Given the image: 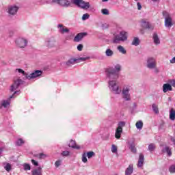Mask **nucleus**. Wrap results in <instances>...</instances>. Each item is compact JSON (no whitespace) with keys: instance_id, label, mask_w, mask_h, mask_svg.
Returning a JSON list of instances; mask_svg holds the SVG:
<instances>
[{"instance_id":"obj_1","label":"nucleus","mask_w":175,"mask_h":175,"mask_svg":"<svg viewBox=\"0 0 175 175\" xmlns=\"http://www.w3.org/2000/svg\"><path fill=\"white\" fill-rule=\"evenodd\" d=\"M120 72H121V65L116 64L114 67H108L105 68V73L106 79L108 81V87L113 94L120 95L122 94L123 99L126 102L131 100V85H126L123 86L122 90L120 87V84L117 82L120 77Z\"/></svg>"},{"instance_id":"obj_2","label":"nucleus","mask_w":175,"mask_h":175,"mask_svg":"<svg viewBox=\"0 0 175 175\" xmlns=\"http://www.w3.org/2000/svg\"><path fill=\"white\" fill-rule=\"evenodd\" d=\"M120 72H121V65L116 64L114 67H108L105 68V73L106 79L108 81V87L113 94L120 95L122 94L123 99L126 102L131 100V85H126L123 86L122 90L120 87V84L117 82L120 77Z\"/></svg>"},{"instance_id":"obj_3","label":"nucleus","mask_w":175,"mask_h":175,"mask_svg":"<svg viewBox=\"0 0 175 175\" xmlns=\"http://www.w3.org/2000/svg\"><path fill=\"white\" fill-rule=\"evenodd\" d=\"M126 40H128V32L122 31L119 34H117L113 37L112 42L118 44L120 43V42H126Z\"/></svg>"},{"instance_id":"obj_4","label":"nucleus","mask_w":175,"mask_h":175,"mask_svg":"<svg viewBox=\"0 0 175 175\" xmlns=\"http://www.w3.org/2000/svg\"><path fill=\"white\" fill-rule=\"evenodd\" d=\"M146 67L148 69H153L154 73H159V69L157 68V60L152 57H148L146 60Z\"/></svg>"},{"instance_id":"obj_5","label":"nucleus","mask_w":175,"mask_h":175,"mask_svg":"<svg viewBox=\"0 0 175 175\" xmlns=\"http://www.w3.org/2000/svg\"><path fill=\"white\" fill-rule=\"evenodd\" d=\"M71 3L73 5H75L78 8H81V9H84V10H87V9H90V3L85 2L83 0H71Z\"/></svg>"},{"instance_id":"obj_6","label":"nucleus","mask_w":175,"mask_h":175,"mask_svg":"<svg viewBox=\"0 0 175 175\" xmlns=\"http://www.w3.org/2000/svg\"><path fill=\"white\" fill-rule=\"evenodd\" d=\"M15 44L19 49H25L28 46V40L25 38L18 37L15 40Z\"/></svg>"},{"instance_id":"obj_7","label":"nucleus","mask_w":175,"mask_h":175,"mask_svg":"<svg viewBox=\"0 0 175 175\" xmlns=\"http://www.w3.org/2000/svg\"><path fill=\"white\" fill-rule=\"evenodd\" d=\"M57 40L54 36H51L45 39L44 45L48 49H53L55 47Z\"/></svg>"},{"instance_id":"obj_8","label":"nucleus","mask_w":175,"mask_h":175,"mask_svg":"<svg viewBox=\"0 0 175 175\" xmlns=\"http://www.w3.org/2000/svg\"><path fill=\"white\" fill-rule=\"evenodd\" d=\"M125 122L120 121L118 123V127L116 130L115 137L116 139H121V135L122 133V128L125 126Z\"/></svg>"},{"instance_id":"obj_9","label":"nucleus","mask_w":175,"mask_h":175,"mask_svg":"<svg viewBox=\"0 0 175 175\" xmlns=\"http://www.w3.org/2000/svg\"><path fill=\"white\" fill-rule=\"evenodd\" d=\"M20 95V91H15L13 94V95L10 96V98L8 100H3L1 103V109L2 107H4L6 109V107H8V106H10V99H12V98H14V95Z\"/></svg>"},{"instance_id":"obj_10","label":"nucleus","mask_w":175,"mask_h":175,"mask_svg":"<svg viewBox=\"0 0 175 175\" xmlns=\"http://www.w3.org/2000/svg\"><path fill=\"white\" fill-rule=\"evenodd\" d=\"M43 75V71L40 70H36L33 71L30 75L27 74V80H31V79H36L40 77Z\"/></svg>"},{"instance_id":"obj_11","label":"nucleus","mask_w":175,"mask_h":175,"mask_svg":"<svg viewBox=\"0 0 175 175\" xmlns=\"http://www.w3.org/2000/svg\"><path fill=\"white\" fill-rule=\"evenodd\" d=\"M23 81L21 80V79H17L16 80H14L13 84L11 85L10 90L11 92H14L21 84H23Z\"/></svg>"},{"instance_id":"obj_12","label":"nucleus","mask_w":175,"mask_h":175,"mask_svg":"<svg viewBox=\"0 0 175 175\" xmlns=\"http://www.w3.org/2000/svg\"><path fill=\"white\" fill-rule=\"evenodd\" d=\"M52 2L57 3L62 8H69L70 6V1L69 0H52Z\"/></svg>"},{"instance_id":"obj_13","label":"nucleus","mask_w":175,"mask_h":175,"mask_svg":"<svg viewBox=\"0 0 175 175\" xmlns=\"http://www.w3.org/2000/svg\"><path fill=\"white\" fill-rule=\"evenodd\" d=\"M141 25L143 27V28H145V29H150L152 31L154 29V27L150 25V22L147 21L146 19H143L141 22Z\"/></svg>"},{"instance_id":"obj_14","label":"nucleus","mask_w":175,"mask_h":175,"mask_svg":"<svg viewBox=\"0 0 175 175\" xmlns=\"http://www.w3.org/2000/svg\"><path fill=\"white\" fill-rule=\"evenodd\" d=\"M88 35L87 32H81L77 34V36L74 38V42H79L83 40V38H85Z\"/></svg>"},{"instance_id":"obj_15","label":"nucleus","mask_w":175,"mask_h":175,"mask_svg":"<svg viewBox=\"0 0 175 175\" xmlns=\"http://www.w3.org/2000/svg\"><path fill=\"white\" fill-rule=\"evenodd\" d=\"M57 28L59 29V32L62 34L68 33L70 31L69 29L66 27V26H64L62 24L57 25Z\"/></svg>"},{"instance_id":"obj_16","label":"nucleus","mask_w":175,"mask_h":175,"mask_svg":"<svg viewBox=\"0 0 175 175\" xmlns=\"http://www.w3.org/2000/svg\"><path fill=\"white\" fill-rule=\"evenodd\" d=\"M17 12H18V7H17L16 5H11L8 7L9 14L14 16L15 14H17Z\"/></svg>"},{"instance_id":"obj_17","label":"nucleus","mask_w":175,"mask_h":175,"mask_svg":"<svg viewBox=\"0 0 175 175\" xmlns=\"http://www.w3.org/2000/svg\"><path fill=\"white\" fill-rule=\"evenodd\" d=\"M77 58L71 57L66 62V65L68 67L72 66V65H75V64H77Z\"/></svg>"},{"instance_id":"obj_18","label":"nucleus","mask_w":175,"mask_h":175,"mask_svg":"<svg viewBox=\"0 0 175 175\" xmlns=\"http://www.w3.org/2000/svg\"><path fill=\"white\" fill-rule=\"evenodd\" d=\"M68 147L71 148H74L75 150H80V146L76 144V141L71 139L70 144H68Z\"/></svg>"},{"instance_id":"obj_19","label":"nucleus","mask_w":175,"mask_h":175,"mask_svg":"<svg viewBox=\"0 0 175 175\" xmlns=\"http://www.w3.org/2000/svg\"><path fill=\"white\" fill-rule=\"evenodd\" d=\"M144 163V155H143V154L141 153L139 154V160H138V164H137L138 167H142Z\"/></svg>"},{"instance_id":"obj_20","label":"nucleus","mask_w":175,"mask_h":175,"mask_svg":"<svg viewBox=\"0 0 175 175\" xmlns=\"http://www.w3.org/2000/svg\"><path fill=\"white\" fill-rule=\"evenodd\" d=\"M31 175H43L42 174V167H38L31 171Z\"/></svg>"},{"instance_id":"obj_21","label":"nucleus","mask_w":175,"mask_h":175,"mask_svg":"<svg viewBox=\"0 0 175 175\" xmlns=\"http://www.w3.org/2000/svg\"><path fill=\"white\" fill-rule=\"evenodd\" d=\"M172 85L169 84V83H165L163 85V91L164 93L167 92L168 91H172Z\"/></svg>"},{"instance_id":"obj_22","label":"nucleus","mask_w":175,"mask_h":175,"mask_svg":"<svg viewBox=\"0 0 175 175\" xmlns=\"http://www.w3.org/2000/svg\"><path fill=\"white\" fill-rule=\"evenodd\" d=\"M153 42L154 44H160L161 40H159V37H158V33H154L153 34Z\"/></svg>"},{"instance_id":"obj_23","label":"nucleus","mask_w":175,"mask_h":175,"mask_svg":"<svg viewBox=\"0 0 175 175\" xmlns=\"http://www.w3.org/2000/svg\"><path fill=\"white\" fill-rule=\"evenodd\" d=\"M133 173V165H129L125 170V175H131Z\"/></svg>"},{"instance_id":"obj_24","label":"nucleus","mask_w":175,"mask_h":175,"mask_svg":"<svg viewBox=\"0 0 175 175\" xmlns=\"http://www.w3.org/2000/svg\"><path fill=\"white\" fill-rule=\"evenodd\" d=\"M172 25H173L172 18H165V26L167 27V28H169L170 27H172Z\"/></svg>"},{"instance_id":"obj_25","label":"nucleus","mask_w":175,"mask_h":175,"mask_svg":"<svg viewBox=\"0 0 175 175\" xmlns=\"http://www.w3.org/2000/svg\"><path fill=\"white\" fill-rule=\"evenodd\" d=\"M162 152H166L168 155V157H172V150H170V148L169 146H165L162 149Z\"/></svg>"},{"instance_id":"obj_26","label":"nucleus","mask_w":175,"mask_h":175,"mask_svg":"<svg viewBox=\"0 0 175 175\" xmlns=\"http://www.w3.org/2000/svg\"><path fill=\"white\" fill-rule=\"evenodd\" d=\"M105 55L106 57H113L114 55V51L111 49H107L105 51Z\"/></svg>"},{"instance_id":"obj_27","label":"nucleus","mask_w":175,"mask_h":175,"mask_svg":"<svg viewBox=\"0 0 175 175\" xmlns=\"http://www.w3.org/2000/svg\"><path fill=\"white\" fill-rule=\"evenodd\" d=\"M131 44L132 46H139L140 44V40H139V38H134Z\"/></svg>"},{"instance_id":"obj_28","label":"nucleus","mask_w":175,"mask_h":175,"mask_svg":"<svg viewBox=\"0 0 175 175\" xmlns=\"http://www.w3.org/2000/svg\"><path fill=\"white\" fill-rule=\"evenodd\" d=\"M117 50L119 51V53H120L121 54H126V50L125 49V48H124V46L119 45L117 47Z\"/></svg>"},{"instance_id":"obj_29","label":"nucleus","mask_w":175,"mask_h":175,"mask_svg":"<svg viewBox=\"0 0 175 175\" xmlns=\"http://www.w3.org/2000/svg\"><path fill=\"white\" fill-rule=\"evenodd\" d=\"M135 126L137 129H139V131L143 129V122L142 120L137 122Z\"/></svg>"},{"instance_id":"obj_30","label":"nucleus","mask_w":175,"mask_h":175,"mask_svg":"<svg viewBox=\"0 0 175 175\" xmlns=\"http://www.w3.org/2000/svg\"><path fill=\"white\" fill-rule=\"evenodd\" d=\"M148 150L150 152H153V151H155V148H157V146H155V144H150L148 146Z\"/></svg>"},{"instance_id":"obj_31","label":"nucleus","mask_w":175,"mask_h":175,"mask_svg":"<svg viewBox=\"0 0 175 175\" xmlns=\"http://www.w3.org/2000/svg\"><path fill=\"white\" fill-rule=\"evenodd\" d=\"M170 118L172 120V121L175 120V110L172 109L170 111Z\"/></svg>"},{"instance_id":"obj_32","label":"nucleus","mask_w":175,"mask_h":175,"mask_svg":"<svg viewBox=\"0 0 175 175\" xmlns=\"http://www.w3.org/2000/svg\"><path fill=\"white\" fill-rule=\"evenodd\" d=\"M129 150H131V152H133V154H136L137 150H136V147L135 146V144H130Z\"/></svg>"},{"instance_id":"obj_33","label":"nucleus","mask_w":175,"mask_h":175,"mask_svg":"<svg viewBox=\"0 0 175 175\" xmlns=\"http://www.w3.org/2000/svg\"><path fill=\"white\" fill-rule=\"evenodd\" d=\"M16 72H18V73H21L22 75H23V76H25V77L27 79V76H28V73L25 72V71H24L23 69L21 68H17L16 70Z\"/></svg>"},{"instance_id":"obj_34","label":"nucleus","mask_w":175,"mask_h":175,"mask_svg":"<svg viewBox=\"0 0 175 175\" xmlns=\"http://www.w3.org/2000/svg\"><path fill=\"white\" fill-rule=\"evenodd\" d=\"M152 109L156 114H158L159 113V109H158V105H157L156 104H152Z\"/></svg>"},{"instance_id":"obj_35","label":"nucleus","mask_w":175,"mask_h":175,"mask_svg":"<svg viewBox=\"0 0 175 175\" xmlns=\"http://www.w3.org/2000/svg\"><path fill=\"white\" fill-rule=\"evenodd\" d=\"M77 64H79V62H84L85 61H87V59H90V57H79L77 58Z\"/></svg>"},{"instance_id":"obj_36","label":"nucleus","mask_w":175,"mask_h":175,"mask_svg":"<svg viewBox=\"0 0 175 175\" xmlns=\"http://www.w3.org/2000/svg\"><path fill=\"white\" fill-rule=\"evenodd\" d=\"M86 157H88V158L89 159H91V158H92V157H95V152L90 151V152H88L86 154Z\"/></svg>"},{"instance_id":"obj_37","label":"nucleus","mask_w":175,"mask_h":175,"mask_svg":"<svg viewBox=\"0 0 175 175\" xmlns=\"http://www.w3.org/2000/svg\"><path fill=\"white\" fill-rule=\"evenodd\" d=\"M4 169L7 172H10V170H12V165H10V163H5V165L4 166Z\"/></svg>"},{"instance_id":"obj_38","label":"nucleus","mask_w":175,"mask_h":175,"mask_svg":"<svg viewBox=\"0 0 175 175\" xmlns=\"http://www.w3.org/2000/svg\"><path fill=\"white\" fill-rule=\"evenodd\" d=\"M36 157L37 158H38V159H44V158H46L47 155H46V154L44 153H40L37 154Z\"/></svg>"},{"instance_id":"obj_39","label":"nucleus","mask_w":175,"mask_h":175,"mask_svg":"<svg viewBox=\"0 0 175 175\" xmlns=\"http://www.w3.org/2000/svg\"><path fill=\"white\" fill-rule=\"evenodd\" d=\"M82 162H83V163H87V162H88V160L87 159V153L85 152L82 154Z\"/></svg>"},{"instance_id":"obj_40","label":"nucleus","mask_w":175,"mask_h":175,"mask_svg":"<svg viewBox=\"0 0 175 175\" xmlns=\"http://www.w3.org/2000/svg\"><path fill=\"white\" fill-rule=\"evenodd\" d=\"M101 13H102V14H104L105 16H109V14H110V13L109 12V10H107V8L102 9Z\"/></svg>"},{"instance_id":"obj_41","label":"nucleus","mask_w":175,"mask_h":175,"mask_svg":"<svg viewBox=\"0 0 175 175\" xmlns=\"http://www.w3.org/2000/svg\"><path fill=\"white\" fill-rule=\"evenodd\" d=\"M23 166L24 170H25V171H27V170H31V165H30L29 164L25 163L23 165Z\"/></svg>"},{"instance_id":"obj_42","label":"nucleus","mask_w":175,"mask_h":175,"mask_svg":"<svg viewBox=\"0 0 175 175\" xmlns=\"http://www.w3.org/2000/svg\"><path fill=\"white\" fill-rule=\"evenodd\" d=\"M25 142L24 140H23V139L19 138L17 141H16V146H23V144H24Z\"/></svg>"},{"instance_id":"obj_43","label":"nucleus","mask_w":175,"mask_h":175,"mask_svg":"<svg viewBox=\"0 0 175 175\" xmlns=\"http://www.w3.org/2000/svg\"><path fill=\"white\" fill-rule=\"evenodd\" d=\"M163 16L165 17V18H170V14L167 12V11H163Z\"/></svg>"},{"instance_id":"obj_44","label":"nucleus","mask_w":175,"mask_h":175,"mask_svg":"<svg viewBox=\"0 0 175 175\" xmlns=\"http://www.w3.org/2000/svg\"><path fill=\"white\" fill-rule=\"evenodd\" d=\"M88 18H90V14H84L83 15V16H82V20L83 21H85V20H88Z\"/></svg>"},{"instance_id":"obj_45","label":"nucleus","mask_w":175,"mask_h":175,"mask_svg":"<svg viewBox=\"0 0 175 175\" xmlns=\"http://www.w3.org/2000/svg\"><path fill=\"white\" fill-rule=\"evenodd\" d=\"M62 163V160H57L55 163V165L56 167H59V166H61Z\"/></svg>"},{"instance_id":"obj_46","label":"nucleus","mask_w":175,"mask_h":175,"mask_svg":"<svg viewBox=\"0 0 175 175\" xmlns=\"http://www.w3.org/2000/svg\"><path fill=\"white\" fill-rule=\"evenodd\" d=\"M62 157H68L69 156V151L64 150L61 153Z\"/></svg>"},{"instance_id":"obj_47","label":"nucleus","mask_w":175,"mask_h":175,"mask_svg":"<svg viewBox=\"0 0 175 175\" xmlns=\"http://www.w3.org/2000/svg\"><path fill=\"white\" fill-rule=\"evenodd\" d=\"M111 152H112L113 154H116V152H117V146H116V145H112V147H111Z\"/></svg>"},{"instance_id":"obj_48","label":"nucleus","mask_w":175,"mask_h":175,"mask_svg":"<svg viewBox=\"0 0 175 175\" xmlns=\"http://www.w3.org/2000/svg\"><path fill=\"white\" fill-rule=\"evenodd\" d=\"M83 47H84V46H83V44H79L77 46V51H82Z\"/></svg>"},{"instance_id":"obj_49","label":"nucleus","mask_w":175,"mask_h":175,"mask_svg":"<svg viewBox=\"0 0 175 175\" xmlns=\"http://www.w3.org/2000/svg\"><path fill=\"white\" fill-rule=\"evenodd\" d=\"M170 84L172 87H174V88H175V80H174V79L170 80Z\"/></svg>"},{"instance_id":"obj_50","label":"nucleus","mask_w":175,"mask_h":175,"mask_svg":"<svg viewBox=\"0 0 175 175\" xmlns=\"http://www.w3.org/2000/svg\"><path fill=\"white\" fill-rule=\"evenodd\" d=\"M31 163L34 165V166H38L39 163L38 161H35L34 159H31Z\"/></svg>"},{"instance_id":"obj_51","label":"nucleus","mask_w":175,"mask_h":175,"mask_svg":"<svg viewBox=\"0 0 175 175\" xmlns=\"http://www.w3.org/2000/svg\"><path fill=\"white\" fill-rule=\"evenodd\" d=\"M137 5L138 10H142V4H140V3L138 2V3H137Z\"/></svg>"},{"instance_id":"obj_52","label":"nucleus","mask_w":175,"mask_h":175,"mask_svg":"<svg viewBox=\"0 0 175 175\" xmlns=\"http://www.w3.org/2000/svg\"><path fill=\"white\" fill-rule=\"evenodd\" d=\"M102 27L103 28V29H105L106 28H109V25H107V24H103L102 25Z\"/></svg>"},{"instance_id":"obj_53","label":"nucleus","mask_w":175,"mask_h":175,"mask_svg":"<svg viewBox=\"0 0 175 175\" xmlns=\"http://www.w3.org/2000/svg\"><path fill=\"white\" fill-rule=\"evenodd\" d=\"M136 107H137V104H136V103H133V110H135L136 109Z\"/></svg>"},{"instance_id":"obj_54","label":"nucleus","mask_w":175,"mask_h":175,"mask_svg":"<svg viewBox=\"0 0 175 175\" xmlns=\"http://www.w3.org/2000/svg\"><path fill=\"white\" fill-rule=\"evenodd\" d=\"M160 0H152V2H159Z\"/></svg>"},{"instance_id":"obj_55","label":"nucleus","mask_w":175,"mask_h":175,"mask_svg":"<svg viewBox=\"0 0 175 175\" xmlns=\"http://www.w3.org/2000/svg\"><path fill=\"white\" fill-rule=\"evenodd\" d=\"M109 0H102V2H107Z\"/></svg>"}]
</instances>
